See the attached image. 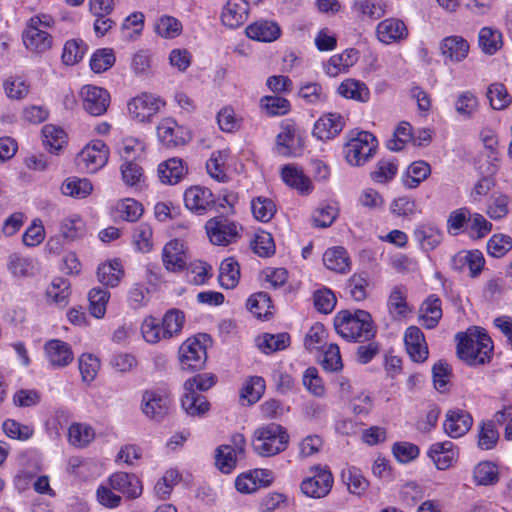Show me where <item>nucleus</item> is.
<instances>
[{
  "label": "nucleus",
  "mask_w": 512,
  "mask_h": 512,
  "mask_svg": "<svg viewBox=\"0 0 512 512\" xmlns=\"http://www.w3.org/2000/svg\"><path fill=\"white\" fill-rule=\"evenodd\" d=\"M457 355L470 366H478L489 363L493 353V342L490 336L476 326H472L466 332L456 334Z\"/></svg>",
  "instance_id": "obj_1"
},
{
  "label": "nucleus",
  "mask_w": 512,
  "mask_h": 512,
  "mask_svg": "<svg viewBox=\"0 0 512 512\" xmlns=\"http://www.w3.org/2000/svg\"><path fill=\"white\" fill-rule=\"evenodd\" d=\"M336 333L349 342L363 343L374 339L377 327L369 312L361 309L353 313L348 310L337 312L334 317Z\"/></svg>",
  "instance_id": "obj_2"
},
{
  "label": "nucleus",
  "mask_w": 512,
  "mask_h": 512,
  "mask_svg": "<svg viewBox=\"0 0 512 512\" xmlns=\"http://www.w3.org/2000/svg\"><path fill=\"white\" fill-rule=\"evenodd\" d=\"M55 20L50 14L38 13L30 17L22 31V43L32 54H43L53 46V37L47 31L54 26Z\"/></svg>",
  "instance_id": "obj_3"
},
{
  "label": "nucleus",
  "mask_w": 512,
  "mask_h": 512,
  "mask_svg": "<svg viewBox=\"0 0 512 512\" xmlns=\"http://www.w3.org/2000/svg\"><path fill=\"white\" fill-rule=\"evenodd\" d=\"M212 344L211 337L199 333L185 339L177 350V361L181 371L193 373L201 370L207 360V349Z\"/></svg>",
  "instance_id": "obj_4"
},
{
  "label": "nucleus",
  "mask_w": 512,
  "mask_h": 512,
  "mask_svg": "<svg viewBox=\"0 0 512 512\" xmlns=\"http://www.w3.org/2000/svg\"><path fill=\"white\" fill-rule=\"evenodd\" d=\"M288 443L286 429L279 424L270 423L255 431L253 449L262 457H271L285 451Z\"/></svg>",
  "instance_id": "obj_5"
},
{
  "label": "nucleus",
  "mask_w": 512,
  "mask_h": 512,
  "mask_svg": "<svg viewBox=\"0 0 512 512\" xmlns=\"http://www.w3.org/2000/svg\"><path fill=\"white\" fill-rule=\"evenodd\" d=\"M378 141L368 131H352L344 145L343 153L347 163L354 167L363 166L376 152Z\"/></svg>",
  "instance_id": "obj_6"
},
{
  "label": "nucleus",
  "mask_w": 512,
  "mask_h": 512,
  "mask_svg": "<svg viewBox=\"0 0 512 512\" xmlns=\"http://www.w3.org/2000/svg\"><path fill=\"white\" fill-rule=\"evenodd\" d=\"M158 142L168 148L175 149L187 145L192 139L191 130L177 122L171 116L161 118L156 125Z\"/></svg>",
  "instance_id": "obj_7"
},
{
  "label": "nucleus",
  "mask_w": 512,
  "mask_h": 512,
  "mask_svg": "<svg viewBox=\"0 0 512 512\" xmlns=\"http://www.w3.org/2000/svg\"><path fill=\"white\" fill-rule=\"evenodd\" d=\"M165 106V101L158 95L142 92L127 103L129 117L137 123H149Z\"/></svg>",
  "instance_id": "obj_8"
},
{
  "label": "nucleus",
  "mask_w": 512,
  "mask_h": 512,
  "mask_svg": "<svg viewBox=\"0 0 512 512\" xmlns=\"http://www.w3.org/2000/svg\"><path fill=\"white\" fill-rule=\"evenodd\" d=\"M110 149L99 139L89 141L77 154L76 165L86 173H96L109 161Z\"/></svg>",
  "instance_id": "obj_9"
},
{
  "label": "nucleus",
  "mask_w": 512,
  "mask_h": 512,
  "mask_svg": "<svg viewBox=\"0 0 512 512\" xmlns=\"http://www.w3.org/2000/svg\"><path fill=\"white\" fill-rule=\"evenodd\" d=\"M171 398L163 388H150L142 392L140 410L149 420L160 422L170 411Z\"/></svg>",
  "instance_id": "obj_10"
},
{
  "label": "nucleus",
  "mask_w": 512,
  "mask_h": 512,
  "mask_svg": "<svg viewBox=\"0 0 512 512\" xmlns=\"http://www.w3.org/2000/svg\"><path fill=\"white\" fill-rule=\"evenodd\" d=\"M78 96L84 111L95 117L104 115L111 102V95L107 89L92 84L83 85Z\"/></svg>",
  "instance_id": "obj_11"
},
{
  "label": "nucleus",
  "mask_w": 512,
  "mask_h": 512,
  "mask_svg": "<svg viewBox=\"0 0 512 512\" xmlns=\"http://www.w3.org/2000/svg\"><path fill=\"white\" fill-rule=\"evenodd\" d=\"M43 355L48 366L52 369L65 368L74 361L72 346L59 338H51L44 342Z\"/></svg>",
  "instance_id": "obj_12"
},
{
  "label": "nucleus",
  "mask_w": 512,
  "mask_h": 512,
  "mask_svg": "<svg viewBox=\"0 0 512 512\" xmlns=\"http://www.w3.org/2000/svg\"><path fill=\"white\" fill-rule=\"evenodd\" d=\"M183 203L187 210L204 215L215 204V198L210 189L201 185H192L183 193Z\"/></svg>",
  "instance_id": "obj_13"
},
{
  "label": "nucleus",
  "mask_w": 512,
  "mask_h": 512,
  "mask_svg": "<svg viewBox=\"0 0 512 512\" xmlns=\"http://www.w3.org/2000/svg\"><path fill=\"white\" fill-rule=\"evenodd\" d=\"M189 173V166L180 157H170L161 161L156 168L157 178L163 185L174 186L182 182Z\"/></svg>",
  "instance_id": "obj_14"
},
{
  "label": "nucleus",
  "mask_w": 512,
  "mask_h": 512,
  "mask_svg": "<svg viewBox=\"0 0 512 512\" xmlns=\"http://www.w3.org/2000/svg\"><path fill=\"white\" fill-rule=\"evenodd\" d=\"M108 480L113 490L127 499L139 498L143 493L142 482L135 474L117 471L112 473Z\"/></svg>",
  "instance_id": "obj_15"
},
{
  "label": "nucleus",
  "mask_w": 512,
  "mask_h": 512,
  "mask_svg": "<svg viewBox=\"0 0 512 512\" xmlns=\"http://www.w3.org/2000/svg\"><path fill=\"white\" fill-rule=\"evenodd\" d=\"M332 485V474L328 470L317 466L315 467V474L302 481L301 490L308 497L322 498L330 492Z\"/></svg>",
  "instance_id": "obj_16"
},
{
  "label": "nucleus",
  "mask_w": 512,
  "mask_h": 512,
  "mask_svg": "<svg viewBox=\"0 0 512 512\" xmlns=\"http://www.w3.org/2000/svg\"><path fill=\"white\" fill-rule=\"evenodd\" d=\"M185 243L179 239H172L167 242L162 249V262L165 269L169 272H179L186 266Z\"/></svg>",
  "instance_id": "obj_17"
},
{
  "label": "nucleus",
  "mask_w": 512,
  "mask_h": 512,
  "mask_svg": "<svg viewBox=\"0 0 512 512\" xmlns=\"http://www.w3.org/2000/svg\"><path fill=\"white\" fill-rule=\"evenodd\" d=\"M472 424L473 418L470 413L456 408L446 413L443 429L449 437L459 438L470 430Z\"/></svg>",
  "instance_id": "obj_18"
},
{
  "label": "nucleus",
  "mask_w": 512,
  "mask_h": 512,
  "mask_svg": "<svg viewBox=\"0 0 512 512\" xmlns=\"http://www.w3.org/2000/svg\"><path fill=\"white\" fill-rule=\"evenodd\" d=\"M451 268L462 272L466 267L469 268L472 278L478 277L485 265L483 253L479 250H462L456 253L450 260Z\"/></svg>",
  "instance_id": "obj_19"
},
{
  "label": "nucleus",
  "mask_w": 512,
  "mask_h": 512,
  "mask_svg": "<svg viewBox=\"0 0 512 512\" xmlns=\"http://www.w3.org/2000/svg\"><path fill=\"white\" fill-rule=\"evenodd\" d=\"M110 215L113 219L126 222H136L144 213L143 205L134 198L118 199L111 204Z\"/></svg>",
  "instance_id": "obj_20"
},
{
  "label": "nucleus",
  "mask_w": 512,
  "mask_h": 512,
  "mask_svg": "<svg viewBox=\"0 0 512 512\" xmlns=\"http://www.w3.org/2000/svg\"><path fill=\"white\" fill-rule=\"evenodd\" d=\"M376 35L380 42L392 44L404 40L408 36V29L405 23L397 18H388L376 27Z\"/></svg>",
  "instance_id": "obj_21"
},
{
  "label": "nucleus",
  "mask_w": 512,
  "mask_h": 512,
  "mask_svg": "<svg viewBox=\"0 0 512 512\" xmlns=\"http://www.w3.org/2000/svg\"><path fill=\"white\" fill-rule=\"evenodd\" d=\"M7 270L15 279H27L38 273L37 260L19 253L11 254L7 260Z\"/></svg>",
  "instance_id": "obj_22"
},
{
  "label": "nucleus",
  "mask_w": 512,
  "mask_h": 512,
  "mask_svg": "<svg viewBox=\"0 0 512 512\" xmlns=\"http://www.w3.org/2000/svg\"><path fill=\"white\" fill-rule=\"evenodd\" d=\"M406 350L413 361L423 362L428 358V347L423 332L417 326H410L404 335Z\"/></svg>",
  "instance_id": "obj_23"
},
{
  "label": "nucleus",
  "mask_w": 512,
  "mask_h": 512,
  "mask_svg": "<svg viewBox=\"0 0 512 512\" xmlns=\"http://www.w3.org/2000/svg\"><path fill=\"white\" fill-rule=\"evenodd\" d=\"M124 268L120 259L113 258L101 262L96 270L97 280L106 287H117L124 277Z\"/></svg>",
  "instance_id": "obj_24"
},
{
  "label": "nucleus",
  "mask_w": 512,
  "mask_h": 512,
  "mask_svg": "<svg viewBox=\"0 0 512 512\" xmlns=\"http://www.w3.org/2000/svg\"><path fill=\"white\" fill-rule=\"evenodd\" d=\"M59 191L64 197L82 200L88 198L93 193L94 186L88 178L69 176L61 182Z\"/></svg>",
  "instance_id": "obj_25"
},
{
  "label": "nucleus",
  "mask_w": 512,
  "mask_h": 512,
  "mask_svg": "<svg viewBox=\"0 0 512 512\" xmlns=\"http://www.w3.org/2000/svg\"><path fill=\"white\" fill-rule=\"evenodd\" d=\"M71 295L70 282L63 277H55L45 289L47 304L57 307H65Z\"/></svg>",
  "instance_id": "obj_26"
},
{
  "label": "nucleus",
  "mask_w": 512,
  "mask_h": 512,
  "mask_svg": "<svg viewBox=\"0 0 512 512\" xmlns=\"http://www.w3.org/2000/svg\"><path fill=\"white\" fill-rule=\"evenodd\" d=\"M42 143L50 154L58 155L67 145L68 135L63 128L46 124L42 127Z\"/></svg>",
  "instance_id": "obj_27"
},
{
  "label": "nucleus",
  "mask_w": 512,
  "mask_h": 512,
  "mask_svg": "<svg viewBox=\"0 0 512 512\" xmlns=\"http://www.w3.org/2000/svg\"><path fill=\"white\" fill-rule=\"evenodd\" d=\"M343 119L338 114L329 113L319 118L313 128V135L320 140H329L343 129Z\"/></svg>",
  "instance_id": "obj_28"
},
{
  "label": "nucleus",
  "mask_w": 512,
  "mask_h": 512,
  "mask_svg": "<svg viewBox=\"0 0 512 512\" xmlns=\"http://www.w3.org/2000/svg\"><path fill=\"white\" fill-rule=\"evenodd\" d=\"M121 162L138 161L146 152L144 140L132 136L125 137L115 147Z\"/></svg>",
  "instance_id": "obj_29"
},
{
  "label": "nucleus",
  "mask_w": 512,
  "mask_h": 512,
  "mask_svg": "<svg viewBox=\"0 0 512 512\" xmlns=\"http://www.w3.org/2000/svg\"><path fill=\"white\" fill-rule=\"evenodd\" d=\"M246 34L253 40L272 42L280 37L281 29L274 21L259 20L247 26Z\"/></svg>",
  "instance_id": "obj_30"
},
{
  "label": "nucleus",
  "mask_w": 512,
  "mask_h": 512,
  "mask_svg": "<svg viewBox=\"0 0 512 512\" xmlns=\"http://www.w3.org/2000/svg\"><path fill=\"white\" fill-rule=\"evenodd\" d=\"M428 456L439 470H446L452 466L457 457L454 444L451 441L434 443L428 450Z\"/></svg>",
  "instance_id": "obj_31"
},
{
  "label": "nucleus",
  "mask_w": 512,
  "mask_h": 512,
  "mask_svg": "<svg viewBox=\"0 0 512 512\" xmlns=\"http://www.w3.org/2000/svg\"><path fill=\"white\" fill-rule=\"evenodd\" d=\"M282 180L290 187L296 189L301 194H308L312 191V182L309 177L304 175L299 167L287 164L281 169Z\"/></svg>",
  "instance_id": "obj_32"
},
{
  "label": "nucleus",
  "mask_w": 512,
  "mask_h": 512,
  "mask_svg": "<svg viewBox=\"0 0 512 512\" xmlns=\"http://www.w3.org/2000/svg\"><path fill=\"white\" fill-rule=\"evenodd\" d=\"M181 406L190 416H202L210 409V404L206 400L205 396L193 389H188V387H185L184 385Z\"/></svg>",
  "instance_id": "obj_33"
},
{
  "label": "nucleus",
  "mask_w": 512,
  "mask_h": 512,
  "mask_svg": "<svg viewBox=\"0 0 512 512\" xmlns=\"http://www.w3.org/2000/svg\"><path fill=\"white\" fill-rule=\"evenodd\" d=\"M414 237L425 251L434 250L443 239L442 231L432 224H421L414 230Z\"/></svg>",
  "instance_id": "obj_34"
},
{
  "label": "nucleus",
  "mask_w": 512,
  "mask_h": 512,
  "mask_svg": "<svg viewBox=\"0 0 512 512\" xmlns=\"http://www.w3.org/2000/svg\"><path fill=\"white\" fill-rule=\"evenodd\" d=\"M441 51L446 59L452 62H460L467 57L469 44L460 36H450L442 41Z\"/></svg>",
  "instance_id": "obj_35"
},
{
  "label": "nucleus",
  "mask_w": 512,
  "mask_h": 512,
  "mask_svg": "<svg viewBox=\"0 0 512 512\" xmlns=\"http://www.w3.org/2000/svg\"><path fill=\"white\" fill-rule=\"evenodd\" d=\"M131 245L136 253L148 254L154 249L153 229L147 223H141L133 229Z\"/></svg>",
  "instance_id": "obj_36"
},
{
  "label": "nucleus",
  "mask_w": 512,
  "mask_h": 512,
  "mask_svg": "<svg viewBox=\"0 0 512 512\" xmlns=\"http://www.w3.org/2000/svg\"><path fill=\"white\" fill-rule=\"evenodd\" d=\"M185 322L186 316L182 310L172 308L166 311L161 321L164 339L178 337L182 333Z\"/></svg>",
  "instance_id": "obj_37"
},
{
  "label": "nucleus",
  "mask_w": 512,
  "mask_h": 512,
  "mask_svg": "<svg viewBox=\"0 0 512 512\" xmlns=\"http://www.w3.org/2000/svg\"><path fill=\"white\" fill-rule=\"evenodd\" d=\"M245 446L246 440L242 434L234 433L231 436L230 444H226V474L245 459Z\"/></svg>",
  "instance_id": "obj_38"
},
{
  "label": "nucleus",
  "mask_w": 512,
  "mask_h": 512,
  "mask_svg": "<svg viewBox=\"0 0 512 512\" xmlns=\"http://www.w3.org/2000/svg\"><path fill=\"white\" fill-rule=\"evenodd\" d=\"M422 324L427 329L435 328L442 317L441 300L431 294L420 307Z\"/></svg>",
  "instance_id": "obj_39"
},
{
  "label": "nucleus",
  "mask_w": 512,
  "mask_h": 512,
  "mask_svg": "<svg viewBox=\"0 0 512 512\" xmlns=\"http://www.w3.org/2000/svg\"><path fill=\"white\" fill-rule=\"evenodd\" d=\"M323 263L327 269L337 273H347L350 270V258L343 247H333L326 250Z\"/></svg>",
  "instance_id": "obj_40"
},
{
  "label": "nucleus",
  "mask_w": 512,
  "mask_h": 512,
  "mask_svg": "<svg viewBox=\"0 0 512 512\" xmlns=\"http://www.w3.org/2000/svg\"><path fill=\"white\" fill-rule=\"evenodd\" d=\"M2 89L8 99L12 101H21L28 96L30 92V84L21 76L11 75L3 80Z\"/></svg>",
  "instance_id": "obj_41"
},
{
  "label": "nucleus",
  "mask_w": 512,
  "mask_h": 512,
  "mask_svg": "<svg viewBox=\"0 0 512 512\" xmlns=\"http://www.w3.org/2000/svg\"><path fill=\"white\" fill-rule=\"evenodd\" d=\"M358 52L354 49L345 50L340 54L333 55L325 65L326 73L335 77L346 72L357 61Z\"/></svg>",
  "instance_id": "obj_42"
},
{
  "label": "nucleus",
  "mask_w": 512,
  "mask_h": 512,
  "mask_svg": "<svg viewBox=\"0 0 512 512\" xmlns=\"http://www.w3.org/2000/svg\"><path fill=\"white\" fill-rule=\"evenodd\" d=\"M110 297L111 295L109 291L100 287L92 288L88 293V309L90 315L95 319L104 318Z\"/></svg>",
  "instance_id": "obj_43"
},
{
  "label": "nucleus",
  "mask_w": 512,
  "mask_h": 512,
  "mask_svg": "<svg viewBox=\"0 0 512 512\" xmlns=\"http://www.w3.org/2000/svg\"><path fill=\"white\" fill-rule=\"evenodd\" d=\"M249 4L246 0H228L226 2V26L237 28L248 17Z\"/></svg>",
  "instance_id": "obj_44"
},
{
  "label": "nucleus",
  "mask_w": 512,
  "mask_h": 512,
  "mask_svg": "<svg viewBox=\"0 0 512 512\" xmlns=\"http://www.w3.org/2000/svg\"><path fill=\"white\" fill-rule=\"evenodd\" d=\"M85 229L86 224L83 217L76 213L67 215L60 222L61 235L70 241L82 237Z\"/></svg>",
  "instance_id": "obj_45"
},
{
  "label": "nucleus",
  "mask_w": 512,
  "mask_h": 512,
  "mask_svg": "<svg viewBox=\"0 0 512 512\" xmlns=\"http://www.w3.org/2000/svg\"><path fill=\"white\" fill-rule=\"evenodd\" d=\"M116 62V55L112 48H99L95 50L89 60L91 70L101 74L111 69Z\"/></svg>",
  "instance_id": "obj_46"
},
{
  "label": "nucleus",
  "mask_w": 512,
  "mask_h": 512,
  "mask_svg": "<svg viewBox=\"0 0 512 512\" xmlns=\"http://www.w3.org/2000/svg\"><path fill=\"white\" fill-rule=\"evenodd\" d=\"M181 22L169 15H162L154 22L155 33L164 39H174L182 33Z\"/></svg>",
  "instance_id": "obj_47"
},
{
  "label": "nucleus",
  "mask_w": 512,
  "mask_h": 512,
  "mask_svg": "<svg viewBox=\"0 0 512 512\" xmlns=\"http://www.w3.org/2000/svg\"><path fill=\"white\" fill-rule=\"evenodd\" d=\"M88 46L82 39H69L65 42L62 51V61L65 65L78 64L85 56Z\"/></svg>",
  "instance_id": "obj_48"
},
{
  "label": "nucleus",
  "mask_w": 512,
  "mask_h": 512,
  "mask_svg": "<svg viewBox=\"0 0 512 512\" xmlns=\"http://www.w3.org/2000/svg\"><path fill=\"white\" fill-rule=\"evenodd\" d=\"M257 347L265 354L287 348L290 344V336L287 333L264 334L256 339Z\"/></svg>",
  "instance_id": "obj_49"
},
{
  "label": "nucleus",
  "mask_w": 512,
  "mask_h": 512,
  "mask_svg": "<svg viewBox=\"0 0 512 512\" xmlns=\"http://www.w3.org/2000/svg\"><path fill=\"white\" fill-rule=\"evenodd\" d=\"M407 288L404 285L395 286L388 298V310L394 318L403 317L407 314Z\"/></svg>",
  "instance_id": "obj_50"
},
{
  "label": "nucleus",
  "mask_w": 512,
  "mask_h": 512,
  "mask_svg": "<svg viewBox=\"0 0 512 512\" xmlns=\"http://www.w3.org/2000/svg\"><path fill=\"white\" fill-rule=\"evenodd\" d=\"M478 42L485 54L493 55L502 46V34L492 27H483L479 31Z\"/></svg>",
  "instance_id": "obj_51"
},
{
  "label": "nucleus",
  "mask_w": 512,
  "mask_h": 512,
  "mask_svg": "<svg viewBox=\"0 0 512 512\" xmlns=\"http://www.w3.org/2000/svg\"><path fill=\"white\" fill-rule=\"evenodd\" d=\"M95 438L93 428L85 423H73L68 429V441L75 447H85Z\"/></svg>",
  "instance_id": "obj_52"
},
{
  "label": "nucleus",
  "mask_w": 512,
  "mask_h": 512,
  "mask_svg": "<svg viewBox=\"0 0 512 512\" xmlns=\"http://www.w3.org/2000/svg\"><path fill=\"white\" fill-rule=\"evenodd\" d=\"M100 367V359L92 353H83L78 358V369L85 383L89 384L96 379Z\"/></svg>",
  "instance_id": "obj_53"
},
{
  "label": "nucleus",
  "mask_w": 512,
  "mask_h": 512,
  "mask_svg": "<svg viewBox=\"0 0 512 512\" xmlns=\"http://www.w3.org/2000/svg\"><path fill=\"white\" fill-rule=\"evenodd\" d=\"M342 479L347 485L350 493L361 496L368 487V480L362 475L361 471L356 467H349L342 471Z\"/></svg>",
  "instance_id": "obj_54"
},
{
  "label": "nucleus",
  "mask_w": 512,
  "mask_h": 512,
  "mask_svg": "<svg viewBox=\"0 0 512 512\" xmlns=\"http://www.w3.org/2000/svg\"><path fill=\"white\" fill-rule=\"evenodd\" d=\"M338 92L341 96L347 99H353L360 102H366L369 99V89L363 82L354 80V79H346L343 81L339 87Z\"/></svg>",
  "instance_id": "obj_55"
},
{
  "label": "nucleus",
  "mask_w": 512,
  "mask_h": 512,
  "mask_svg": "<svg viewBox=\"0 0 512 512\" xmlns=\"http://www.w3.org/2000/svg\"><path fill=\"white\" fill-rule=\"evenodd\" d=\"M456 112L465 120L473 118L479 108V101L471 91L460 93L454 103Z\"/></svg>",
  "instance_id": "obj_56"
},
{
  "label": "nucleus",
  "mask_w": 512,
  "mask_h": 512,
  "mask_svg": "<svg viewBox=\"0 0 512 512\" xmlns=\"http://www.w3.org/2000/svg\"><path fill=\"white\" fill-rule=\"evenodd\" d=\"M431 173L430 165L425 161H415L407 169V174L403 178V184L407 188H416Z\"/></svg>",
  "instance_id": "obj_57"
},
{
  "label": "nucleus",
  "mask_w": 512,
  "mask_h": 512,
  "mask_svg": "<svg viewBox=\"0 0 512 512\" xmlns=\"http://www.w3.org/2000/svg\"><path fill=\"white\" fill-rule=\"evenodd\" d=\"M120 173L123 183L129 187H140L144 181V170L137 161L122 162Z\"/></svg>",
  "instance_id": "obj_58"
},
{
  "label": "nucleus",
  "mask_w": 512,
  "mask_h": 512,
  "mask_svg": "<svg viewBox=\"0 0 512 512\" xmlns=\"http://www.w3.org/2000/svg\"><path fill=\"white\" fill-rule=\"evenodd\" d=\"M140 333L143 340L148 344H157L164 339L161 322L153 317L147 316L140 325Z\"/></svg>",
  "instance_id": "obj_59"
},
{
  "label": "nucleus",
  "mask_w": 512,
  "mask_h": 512,
  "mask_svg": "<svg viewBox=\"0 0 512 512\" xmlns=\"http://www.w3.org/2000/svg\"><path fill=\"white\" fill-rule=\"evenodd\" d=\"M353 10L360 17L377 20L385 15L386 5L377 0H358L353 4Z\"/></svg>",
  "instance_id": "obj_60"
},
{
  "label": "nucleus",
  "mask_w": 512,
  "mask_h": 512,
  "mask_svg": "<svg viewBox=\"0 0 512 512\" xmlns=\"http://www.w3.org/2000/svg\"><path fill=\"white\" fill-rule=\"evenodd\" d=\"M180 480L181 474L177 469H168L164 473L163 477L157 481L154 487L156 496L161 500L167 499L170 496L173 487L178 484Z\"/></svg>",
  "instance_id": "obj_61"
},
{
  "label": "nucleus",
  "mask_w": 512,
  "mask_h": 512,
  "mask_svg": "<svg viewBox=\"0 0 512 512\" xmlns=\"http://www.w3.org/2000/svg\"><path fill=\"white\" fill-rule=\"evenodd\" d=\"M2 430L8 438L18 441H27L34 434L32 426L22 424L14 419H6L2 423Z\"/></svg>",
  "instance_id": "obj_62"
},
{
  "label": "nucleus",
  "mask_w": 512,
  "mask_h": 512,
  "mask_svg": "<svg viewBox=\"0 0 512 512\" xmlns=\"http://www.w3.org/2000/svg\"><path fill=\"white\" fill-rule=\"evenodd\" d=\"M474 482L477 485H494L498 482L499 476L497 468L488 461L479 463L473 471Z\"/></svg>",
  "instance_id": "obj_63"
},
{
  "label": "nucleus",
  "mask_w": 512,
  "mask_h": 512,
  "mask_svg": "<svg viewBox=\"0 0 512 512\" xmlns=\"http://www.w3.org/2000/svg\"><path fill=\"white\" fill-rule=\"evenodd\" d=\"M251 211L256 220L265 223L274 216L276 205L267 197H257L251 201Z\"/></svg>",
  "instance_id": "obj_64"
}]
</instances>
